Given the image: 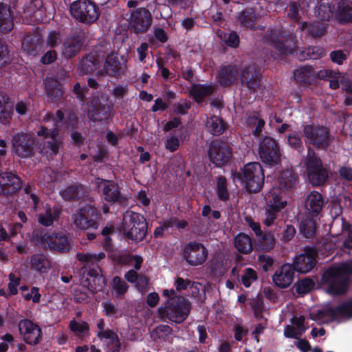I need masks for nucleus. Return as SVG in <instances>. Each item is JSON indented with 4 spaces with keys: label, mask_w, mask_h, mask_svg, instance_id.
I'll return each mask as SVG.
<instances>
[{
    "label": "nucleus",
    "mask_w": 352,
    "mask_h": 352,
    "mask_svg": "<svg viewBox=\"0 0 352 352\" xmlns=\"http://www.w3.org/2000/svg\"><path fill=\"white\" fill-rule=\"evenodd\" d=\"M351 274L352 262L344 263L327 270L322 274V282L329 294L343 295L347 292Z\"/></svg>",
    "instance_id": "f257e3e1"
},
{
    "label": "nucleus",
    "mask_w": 352,
    "mask_h": 352,
    "mask_svg": "<svg viewBox=\"0 0 352 352\" xmlns=\"http://www.w3.org/2000/svg\"><path fill=\"white\" fill-rule=\"evenodd\" d=\"M190 304L183 296H175L169 298L164 307L157 309L158 315L162 320H168L175 323H182L190 314Z\"/></svg>",
    "instance_id": "f03ea898"
},
{
    "label": "nucleus",
    "mask_w": 352,
    "mask_h": 352,
    "mask_svg": "<svg viewBox=\"0 0 352 352\" xmlns=\"http://www.w3.org/2000/svg\"><path fill=\"white\" fill-rule=\"evenodd\" d=\"M122 229L128 238L141 241L146 235L147 223L140 214L126 211L123 215Z\"/></svg>",
    "instance_id": "7ed1b4c3"
},
{
    "label": "nucleus",
    "mask_w": 352,
    "mask_h": 352,
    "mask_svg": "<svg viewBox=\"0 0 352 352\" xmlns=\"http://www.w3.org/2000/svg\"><path fill=\"white\" fill-rule=\"evenodd\" d=\"M302 135L305 143L316 148L324 149L330 144V130L327 126L307 124L303 125Z\"/></svg>",
    "instance_id": "20e7f679"
},
{
    "label": "nucleus",
    "mask_w": 352,
    "mask_h": 352,
    "mask_svg": "<svg viewBox=\"0 0 352 352\" xmlns=\"http://www.w3.org/2000/svg\"><path fill=\"white\" fill-rule=\"evenodd\" d=\"M312 320L320 323H328L333 320L350 318L352 317V301L342 303L336 307H326L311 313Z\"/></svg>",
    "instance_id": "39448f33"
},
{
    "label": "nucleus",
    "mask_w": 352,
    "mask_h": 352,
    "mask_svg": "<svg viewBox=\"0 0 352 352\" xmlns=\"http://www.w3.org/2000/svg\"><path fill=\"white\" fill-rule=\"evenodd\" d=\"M12 152L21 158L33 157L37 150L34 135L23 131L15 133L11 140Z\"/></svg>",
    "instance_id": "423d86ee"
},
{
    "label": "nucleus",
    "mask_w": 352,
    "mask_h": 352,
    "mask_svg": "<svg viewBox=\"0 0 352 352\" xmlns=\"http://www.w3.org/2000/svg\"><path fill=\"white\" fill-rule=\"evenodd\" d=\"M242 182L248 191L253 193L259 192L264 184L263 169L258 162L245 164L242 170Z\"/></svg>",
    "instance_id": "0eeeda50"
},
{
    "label": "nucleus",
    "mask_w": 352,
    "mask_h": 352,
    "mask_svg": "<svg viewBox=\"0 0 352 352\" xmlns=\"http://www.w3.org/2000/svg\"><path fill=\"white\" fill-rule=\"evenodd\" d=\"M72 16L84 23H93L100 16L98 6L91 0H77L70 5Z\"/></svg>",
    "instance_id": "6e6552de"
},
{
    "label": "nucleus",
    "mask_w": 352,
    "mask_h": 352,
    "mask_svg": "<svg viewBox=\"0 0 352 352\" xmlns=\"http://www.w3.org/2000/svg\"><path fill=\"white\" fill-rule=\"evenodd\" d=\"M261 162L269 166H276L280 163L282 153L277 141L269 136L260 140L258 148Z\"/></svg>",
    "instance_id": "1a4fd4ad"
},
{
    "label": "nucleus",
    "mask_w": 352,
    "mask_h": 352,
    "mask_svg": "<svg viewBox=\"0 0 352 352\" xmlns=\"http://www.w3.org/2000/svg\"><path fill=\"white\" fill-rule=\"evenodd\" d=\"M305 164L309 182L315 186L324 184L328 177L327 171L314 152L308 153Z\"/></svg>",
    "instance_id": "9d476101"
},
{
    "label": "nucleus",
    "mask_w": 352,
    "mask_h": 352,
    "mask_svg": "<svg viewBox=\"0 0 352 352\" xmlns=\"http://www.w3.org/2000/svg\"><path fill=\"white\" fill-rule=\"evenodd\" d=\"M98 212L94 205L86 204L81 207L74 215V223L82 230L97 228Z\"/></svg>",
    "instance_id": "9b49d317"
},
{
    "label": "nucleus",
    "mask_w": 352,
    "mask_h": 352,
    "mask_svg": "<svg viewBox=\"0 0 352 352\" xmlns=\"http://www.w3.org/2000/svg\"><path fill=\"white\" fill-rule=\"evenodd\" d=\"M127 21L135 33H145L151 26L153 18L148 9L140 8L131 10Z\"/></svg>",
    "instance_id": "f8f14e48"
},
{
    "label": "nucleus",
    "mask_w": 352,
    "mask_h": 352,
    "mask_svg": "<svg viewBox=\"0 0 352 352\" xmlns=\"http://www.w3.org/2000/svg\"><path fill=\"white\" fill-rule=\"evenodd\" d=\"M126 60L116 53L109 54L103 64V69L96 73L98 79L105 76L110 77H117L122 74L126 69Z\"/></svg>",
    "instance_id": "ddd939ff"
},
{
    "label": "nucleus",
    "mask_w": 352,
    "mask_h": 352,
    "mask_svg": "<svg viewBox=\"0 0 352 352\" xmlns=\"http://www.w3.org/2000/svg\"><path fill=\"white\" fill-rule=\"evenodd\" d=\"M267 39L282 54H292L296 50V44L293 36H283L278 30H273L268 32Z\"/></svg>",
    "instance_id": "4468645a"
},
{
    "label": "nucleus",
    "mask_w": 352,
    "mask_h": 352,
    "mask_svg": "<svg viewBox=\"0 0 352 352\" xmlns=\"http://www.w3.org/2000/svg\"><path fill=\"white\" fill-rule=\"evenodd\" d=\"M58 131L56 128L51 130L45 126H41L37 131L38 136H43V140L39 144V148L41 153L50 156L57 155L60 142L56 139L58 135Z\"/></svg>",
    "instance_id": "2eb2a0df"
},
{
    "label": "nucleus",
    "mask_w": 352,
    "mask_h": 352,
    "mask_svg": "<svg viewBox=\"0 0 352 352\" xmlns=\"http://www.w3.org/2000/svg\"><path fill=\"white\" fill-rule=\"evenodd\" d=\"M208 250L201 243L192 241L187 243L184 249L183 256L192 266L201 265L208 258Z\"/></svg>",
    "instance_id": "dca6fc26"
},
{
    "label": "nucleus",
    "mask_w": 352,
    "mask_h": 352,
    "mask_svg": "<svg viewBox=\"0 0 352 352\" xmlns=\"http://www.w3.org/2000/svg\"><path fill=\"white\" fill-rule=\"evenodd\" d=\"M40 240L42 244H47L51 250L66 252L70 248L68 237L63 232H46L41 235Z\"/></svg>",
    "instance_id": "f3484780"
},
{
    "label": "nucleus",
    "mask_w": 352,
    "mask_h": 352,
    "mask_svg": "<svg viewBox=\"0 0 352 352\" xmlns=\"http://www.w3.org/2000/svg\"><path fill=\"white\" fill-rule=\"evenodd\" d=\"M208 155L210 161L217 166L225 165L232 156V148L226 142H212L210 144Z\"/></svg>",
    "instance_id": "a211bd4d"
},
{
    "label": "nucleus",
    "mask_w": 352,
    "mask_h": 352,
    "mask_svg": "<svg viewBox=\"0 0 352 352\" xmlns=\"http://www.w3.org/2000/svg\"><path fill=\"white\" fill-rule=\"evenodd\" d=\"M316 265V252L310 248H307L304 252L297 255L292 265L294 270L302 274L310 272Z\"/></svg>",
    "instance_id": "6ab92c4d"
},
{
    "label": "nucleus",
    "mask_w": 352,
    "mask_h": 352,
    "mask_svg": "<svg viewBox=\"0 0 352 352\" xmlns=\"http://www.w3.org/2000/svg\"><path fill=\"white\" fill-rule=\"evenodd\" d=\"M19 329L27 344L36 345L39 342L41 338V329L36 324L30 320H22L19 323Z\"/></svg>",
    "instance_id": "aec40b11"
},
{
    "label": "nucleus",
    "mask_w": 352,
    "mask_h": 352,
    "mask_svg": "<svg viewBox=\"0 0 352 352\" xmlns=\"http://www.w3.org/2000/svg\"><path fill=\"white\" fill-rule=\"evenodd\" d=\"M98 187L102 188L103 197L107 202L124 204L126 201L121 195L120 186L113 181H102Z\"/></svg>",
    "instance_id": "412c9836"
},
{
    "label": "nucleus",
    "mask_w": 352,
    "mask_h": 352,
    "mask_svg": "<svg viewBox=\"0 0 352 352\" xmlns=\"http://www.w3.org/2000/svg\"><path fill=\"white\" fill-rule=\"evenodd\" d=\"M21 188L20 178L12 172L0 174V195L11 194Z\"/></svg>",
    "instance_id": "4be33fe9"
},
{
    "label": "nucleus",
    "mask_w": 352,
    "mask_h": 352,
    "mask_svg": "<svg viewBox=\"0 0 352 352\" xmlns=\"http://www.w3.org/2000/svg\"><path fill=\"white\" fill-rule=\"evenodd\" d=\"M294 270L291 264H284L273 275L272 280L280 288L288 287L294 280Z\"/></svg>",
    "instance_id": "5701e85b"
},
{
    "label": "nucleus",
    "mask_w": 352,
    "mask_h": 352,
    "mask_svg": "<svg viewBox=\"0 0 352 352\" xmlns=\"http://www.w3.org/2000/svg\"><path fill=\"white\" fill-rule=\"evenodd\" d=\"M88 276L81 280V283L93 293L98 292L103 289L104 278L101 274L100 267L89 269Z\"/></svg>",
    "instance_id": "b1692460"
},
{
    "label": "nucleus",
    "mask_w": 352,
    "mask_h": 352,
    "mask_svg": "<svg viewBox=\"0 0 352 352\" xmlns=\"http://www.w3.org/2000/svg\"><path fill=\"white\" fill-rule=\"evenodd\" d=\"M60 213L61 210L58 208H52L49 204H45L43 208V211L37 214V221L43 226H51L54 222L59 219Z\"/></svg>",
    "instance_id": "393cba45"
},
{
    "label": "nucleus",
    "mask_w": 352,
    "mask_h": 352,
    "mask_svg": "<svg viewBox=\"0 0 352 352\" xmlns=\"http://www.w3.org/2000/svg\"><path fill=\"white\" fill-rule=\"evenodd\" d=\"M111 110L107 104L101 103L98 98L91 101V109L89 110V116L94 121H103L111 116Z\"/></svg>",
    "instance_id": "a878e982"
},
{
    "label": "nucleus",
    "mask_w": 352,
    "mask_h": 352,
    "mask_svg": "<svg viewBox=\"0 0 352 352\" xmlns=\"http://www.w3.org/2000/svg\"><path fill=\"white\" fill-rule=\"evenodd\" d=\"M260 75L254 66L245 67L241 74V83L248 89L256 90L260 85Z\"/></svg>",
    "instance_id": "bb28decb"
},
{
    "label": "nucleus",
    "mask_w": 352,
    "mask_h": 352,
    "mask_svg": "<svg viewBox=\"0 0 352 352\" xmlns=\"http://www.w3.org/2000/svg\"><path fill=\"white\" fill-rule=\"evenodd\" d=\"M82 42L79 36L67 37L63 42L62 55L69 59L76 56L81 50Z\"/></svg>",
    "instance_id": "cd10ccee"
},
{
    "label": "nucleus",
    "mask_w": 352,
    "mask_h": 352,
    "mask_svg": "<svg viewBox=\"0 0 352 352\" xmlns=\"http://www.w3.org/2000/svg\"><path fill=\"white\" fill-rule=\"evenodd\" d=\"M43 41L38 33L26 36L22 43L23 52L31 56H36L41 50Z\"/></svg>",
    "instance_id": "c85d7f7f"
},
{
    "label": "nucleus",
    "mask_w": 352,
    "mask_h": 352,
    "mask_svg": "<svg viewBox=\"0 0 352 352\" xmlns=\"http://www.w3.org/2000/svg\"><path fill=\"white\" fill-rule=\"evenodd\" d=\"M100 63L98 57L89 54L81 58L79 60L77 71L80 75L89 74L96 71Z\"/></svg>",
    "instance_id": "c756f323"
},
{
    "label": "nucleus",
    "mask_w": 352,
    "mask_h": 352,
    "mask_svg": "<svg viewBox=\"0 0 352 352\" xmlns=\"http://www.w3.org/2000/svg\"><path fill=\"white\" fill-rule=\"evenodd\" d=\"M105 257L104 252H100L98 254L94 253H82L79 252L76 254V258L82 265V269H92L95 268V266H98V263Z\"/></svg>",
    "instance_id": "7c9ffc66"
},
{
    "label": "nucleus",
    "mask_w": 352,
    "mask_h": 352,
    "mask_svg": "<svg viewBox=\"0 0 352 352\" xmlns=\"http://www.w3.org/2000/svg\"><path fill=\"white\" fill-rule=\"evenodd\" d=\"M323 206L322 195L316 191L310 192L305 201V208L309 213L316 216L321 211Z\"/></svg>",
    "instance_id": "2f4dec72"
},
{
    "label": "nucleus",
    "mask_w": 352,
    "mask_h": 352,
    "mask_svg": "<svg viewBox=\"0 0 352 352\" xmlns=\"http://www.w3.org/2000/svg\"><path fill=\"white\" fill-rule=\"evenodd\" d=\"M295 79L305 84H311L316 78L314 68L309 65L300 66L294 72Z\"/></svg>",
    "instance_id": "473e14b6"
},
{
    "label": "nucleus",
    "mask_w": 352,
    "mask_h": 352,
    "mask_svg": "<svg viewBox=\"0 0 352 352\" xmlns=\"http://www.w3.org/2000/svg\"><path fill=\"white\" fill-rule=\"evenodd\" d=\"M299 25L302 31L307 29L309 34L313 38H320L327 32V23L314 21L311 23H308L307 22H302Z\"/></svg>",
    "instance_id": "72a5a7b5"
},
{
    "label": "nucleus",
    "mask_w": 352,
    "mask_h": 352,
    "mask_svg": "<svg viewBox=\"0 0 352 352\" xmlns=\"http://www.w3.org/2000/svg\"><path fill=\"white\" fill-rule=\"evenodd\" d=\"M238 74L239 71L236 65L223 66L219 70V82L223 85H232L236 79Z\"/></svg>",
    "instance_id": "f704fd0d"
},
{
    "label": "nucleus",
    "mask_w": 352,
    "mask_h": 352,
    "mask_svg": "<svg viewBox=\"0 0 352 352\" xmlns=\"http://www.w3.org/2000/svg\"><path fill=\"white\" fill-rule=\"evenodd\" d=\"M14 26L9 6L0 0V29L3 32L10 31Z\"/></svg>",
    "instance_id": "c9c22d12"
},
{
    "label": "nucleus",
    "mask_w": 352,
    "mask_h": 352,
    "mask_svg": "<svg viewBox=\"0 0 352 352\" xmlns=\"http://www.w3.org/2000/svg\"><path fill=\"white\" fill-rule=\"evenodd\" d=\"M205 126L208 132L214 135L222 134L226 129V123L221 118L214 115L207 118Z\"/></svg>",
    "instance_id": "e433bc0d"
},
{
    "label": "nucleus",
    "mask_w": 352,
    "mask_h": 352,
    "mask_svg": "<svg viewBox=\"0 0 352 352\" xmlns=\"http://www.w3.org/2000/svg\"><path fill=\"white\" fill-rule=\"evenodd\" d=\"M296 182V177L292 170L287 169L283 170L277 180L276 188L281 190H287L292 188Z\"/></svg>",
    "instance_id": "4c0bfd02"
},
{
    "label": "nucleus",
    "mask_w": 352,
    "mask_h": 352,
    "mask_svg": "<svg viewBox=\"0 0 352 352\" xmlns=\"http://www.w3.org/2000/svg\"><path fill=\"white\" fill-rule=\"evenodd\" d=\"M234 244L238 252L243 254H250L253 250L252 239L244 233H240L235 236Z\"/></svg>",
    "instance_id": "58836bf2"
},
{
    "label": "nucleus",
    "mask_w": 352,
    "mask_h": 352,
    "mask_svg": "<svg viewBox=\"0 0 352 352\" xmlns=\"http://www.w3.org/2000/svg\"><path fill=\"white\" fill-rule=\"evenodd\" d=\"M31 267L41 273L47 272L51 267L48 258L43 254H36L31 257Z\"/></svg>",
    "instance_id": "ea45409f"
},
{
    "label": "nucleus",
    "mask_w": 352,
    "mask_h": 352,
    "mask_svg": "<svg viewBox=\"0 0 352 352\" xmlns=\"http://www.w3.org/2000/svg\"><path fill=\"white\" fill-rule=\"evenodd\" d=\"M46 91L52 100L59 99L63 96L60 83L54 78H47L45 80Z\"/></svg>",
    "instance_id": "a19ab883"
},
{
    "label": "nucleus",
    "mask_w": 352,
    "mask_h": 352,
    "mask_svg": "<svg viewBox=\"0 0 352 352\" xmlns=\"http://www.w3.org/2000/svg\"><path fill=\"white\" fill-rule=\"evenodd\" d=\"M337 18L342 22H352V2L342 1L338 3Z\"/></svg>",
    "instance_id": "79ce46f5"
},
{
    "label": "nucleus",
    "mask_w": 352,
    "mask_h": 352,
    "mask_svg": "<svg viewBox=\"0 0 352 352\" xmlns=\"http://www.w3.org/2000/svg\"><path fill=\"white\" fill-rule=\"evenodd\" d=\"M284 192L276 187L271 189L269 192L267 206L277 208L278 206L283 205V208H284L287 205V201L283 199Z\"/></svg>",
    "instance_id": "37998d69"
},
{
    "label": "nucleus",
    "mask_w": 352,
    "mask_h": 352,
    "mask_svg": "<svg viewBox=\"0 0 352 352\" xmlns=\"http://www.w3.org/2000/svg\"><path fill=\"white\" fill-rule=\"evenodd\" d=\"M326 54V50L322 47L312 46L305 48L300 52V59H318Z\"/></svg>",
    "instance_id": "c03bdc74"
},
{
    "label": "nucleus",
    "mask_w": 352,
    "mask_h": 352,
    "mask_svg": "<svg viewBox=\"0 0 352 352\" xmlns=\"http://www.w3.org/2000/svg\"><path fill=\"white\" fill-rule=\"evenodd\" d=\"M213 87L209 85H195L190 91L191 96L197 102H201L203 99L213 92Z\"/></svg>",
    "instance_id": "a18cd8bd"
},
{
    "label": "nucleus",
    "mask_w": 352,
    "mask_h": 352,
    "mask_svg": "<svg viewBox=\"0 0 352 352\" xmlns=\"http://www.w3.org/2000/svg\"><path fill=\"white\" fill-rule=\"evenodd\" d=\"M283 209V205H280L276 208L266 206L265 212L262 217V222L266 226H271L274 223L275 220L278 217V214Z\"/></svg>",
    "instance_id": "49530a36"
},
{
    "label": "nucleus",
    "mask_w": 352,
    "mask_h": 352,
    "mask_svg": "<svg viewBox=\"0 0 352 352\" xmlns=\"http://www.w3.org/2000/svg\"><path fill=\"white\" fill-rule=\"evenodd\" d=\"M256 16L255 12L251 10H245L241 12L238 16V20L240 23L248 28H254V23L256 21Z\"/></svg>",
    "instance_id": "de8ad7c7"
},
{
    "label": "nucleus",
    "mask_w": 352,
    "mask_h": 352,
    "mask_svg": "<svg viewBox=\"0 0 352 352\" xmlns=\"http://www.w3.org/2000/svg\"><path fill=\"white\" fill-rule=\"evenodd\" d=\"M248 124L254 128L252 133L254 136L258 137L265 126V121L258 113L250 116L247 119Z\"/></svg>",
    "instance_id": "09e8293b"
},
{
    "label": "nucleus",
    "mask_w": 352,
    "mask_h": 352,
    "mask_svg": "<svg viewBox=\"0 0 352 352\" xmlns=\"http://www.w3.org/2000/svg\"><path fill=\"white\" fill-rule=\"evenodd\" d=\"M258 239V246L265 251L272 250L275 245V238L274 234L271 232H261Z\"/></svg>",
    "instance_id": "8fccbe9b"
},
{
    "label": "nucleus",
    "mask_w": 352,
    "mask_h": 352,
    "mask_svg": "<svg viewBox=\"0 0 352 352\" xmlns=\"http://www.w3.org/2000/svg\"><path fill=\"white\" fill-rule=\"evenodd\" d=\"M316 15L322 23L329 21L333 17V11L328 3H322L315 10Z\"/></svg>",
    "instance_id": "3c124183"
},
{
    "label": "nucleus",
    "mask_w": 352,
    "mask_h": 352,
    "mask_svg": "<svg viewBox=\"0 0 352 352\" xmlns=\"http://www.w3.org/2000/svg\"><path fill=\"white\" fill-rule=\"evenodd\" d=\"M300 231L306 238L312 237L316 232L315 221L311 218H307L302 221Z\"/></svg>",
    "instance_id": "603ef678"
},
{
    "label": "nucleus",
    "mask_w": 352,
    "mask_h": 352,
    "mask_svg": "<svg viewBox=\"0 0 352 352\" xmlns=\"http://www.w3.org/2000/svg\"><path fill=\"white\" fill-rule=\"evenodd\" d=\"M69 328L77 336H83L88 334L89 331V327L87 322L85 321H76L73 320L69 323Z\"/></svg>",
    "instance_id": "864d4df0"
},
{
    "label": "nucleus",
    "mask_w": 352,
    "mask_h": 352,
    "mask_svg": "<svg viewBox=\"0 0 352 352\" xmlns=\"http://www.w3.org/2000/svg\"><path fill=\"white\" fill-rule=\"evenodd\" d=\"M217 191L218 197L222 201L229 199V193L227 189V180L223 177H219L217 180Z\"/></svg>",
    "instance_id": "5fc2aeb1"
},
{
    "label": "nucleus",
    "mask_w": 352,
    "mask_h": 352,
    "mask_svg": "<svg viewBox=\"0 0 352 352\" xmlns=\"http://www.w3.org/2000/svg\"><path fill=\"white\" fill-rule=\"evenodd\" d=\"M81 192H82L81 187L78 186H70L63 190L61 195L66 200H74L79 199V195Z\"/></svg>",
    "instance_id": "6e6d98bb"
},
{
    "label": "nucleus",
    "mask_w": 352,
    "mask_h": 352,
    "mask_svg": "<svg viewBox=\"0 0 352 352\" xmlns=\"http://www.w3.org/2000/svg\"><path fill=\"white\" fill-rule=\"evenodd\" d=\"M173 331V329L170 326L161 324L156 327L152 331V336L154 338L164 339L167 336L171 335Z\"/></svg>",
    "instance_id": "4d7b16f0"
},
{
    "label": "nucleus",
    "mask_w": 352,
    "mask_h": 352,
    "mask_svg": "<svg viewBox=\"0 0 352 352\" xmlns=\"http://www.w3.org/2000/svg\"><path fill=\"white\" fill-rule=\"evenodd\" d=\"M257 278L258 276L255 270L252 268H246L241 276V283L245 287H248Z\"/></svg>",
    "instance_id": "13d9d810"
},
{
    "label": "nucleus",
    "mask_w": 352,
    "mask_h": 352,
    "mask_svg": "<svg viewBox=\"0 0 352 352\" xmlns=\"http://www.w3.org/2000/svg\"><path fill=\"white\" fill-rule=\"evenodd\" d=\"M316 78L330 81L333 78H341V73L338 71H334L332 69H321L316 74Z\"/></svg>",
    "instance_id": "bf43d9fd"
},
{
    "label": "nucleus",
    "mask_w": 352,
    "mask_h": 352,
    "mask_svg": "<svg viewBox=\"0 0 352 352\" xmlns=\"http://www.w3.org/2000/svg\"><path fill=\"white\" fill-rule=\"evenodd\" d=\"M112 287L118 296H121L126 292L129 286L120 277L115 276L113 279Z\"/></svg>",
    "instance_id": "052dcab7"
},
{
    "label": "nucleus",
    "mask_w": 352,
    "mask_h": 352,
    "mask_svg": "<svg viewBox=\"0 0 352 352\" xmlns=\"http://www.w3.org/2000/svg\"><path fill=\"white\" fill-rule=\"evenodd\" d=\"M314 286V282L308 278L298 281L296 284V291L298 294H306L309 292Z\"/></svg>",
    "instance_id": "680f3d73"
},
{
    "label": "nucleus",
    "mask_w": 352,
    "mask_h": 352,
    "mask_svg": "<svg viewBox=\"0 0 352 352\" xmlns=\"http://www.w3.org/2000/svg\"><path fill=\"white\" fill-rule=\"evenodd\" d=\"M329 56L331 60L338 65H342L348 57L347 54L340 50L331 52Z\"/></svg>",
    "instance_id": "e2e57ef3"
},
{
    "label": "nucleus",
    "mask_w": 352,
    "mask_h": 352,
    "mask_svg": "<svg viewBox=\"0 0 352 352\" xmlns=\"http://www.w3.org/2000/svg\"><path fill=\"white\" fill-rule=\"evenodd\" d=\"M12 111L8 104L0 106V122L7 124L12 118Z\"/></svg>",
    "instance_id": "0e129e2a"
},
{
    "label": "nucleus",
    "mask_w": 352,
    "mask_h": 352,
    "mask_svg": "<svg viewBox=\"0 0 352 352\" xmlns=\"http://www.w3.org/2000/svg\"><path fill=\"white\" fill-rule=\"evenodd\" d=\"M31 104L23 100L17 101L15 104V111L19 116H25L30 112Z\"/></svg>",
    "instance_id": "69168bd1"
},
{
    "label": "nucleus",
    "mask_w": 352,
    "mask_h": 352,
    "mask_svg": "<svg viewBox=\"0 0 352 352\" xmlns=\"http://www.w3.org/2000/svg\"><path fill=\"white\" fill-rule=\"evenodd\" d=\"M60 33L56 31H52L49 33L46 42L48 46L54 47L60 43Z\"/></svg>",
    "instance_id": "338daca9"
},
{
    "label": "nucleus",
    "mask_w": 352,
    "mask_h": 352,
    "mask_svg": "<svg viewBox=\"0 0 352 352\" xmlns=\"http://www.w3.org/2000/svg\"><path fill=\"white\" fill-rule=\"evenodd\" d=\"M287 140L289 144L294 148H298L302 146V142L299 135L296 132L289 134Z\"/></svg>",
    "instance_id": "774afa93"
}]
</instances>
